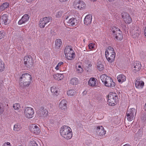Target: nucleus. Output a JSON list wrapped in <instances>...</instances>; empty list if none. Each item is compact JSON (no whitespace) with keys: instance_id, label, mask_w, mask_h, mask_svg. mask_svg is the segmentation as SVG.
Here are the masks:
<instances>
[{"instance_id":"nucleus-4","label":"nucleus","mask_w":146,"mask_h":146,"mask_svg":"<svg viewBox=\"0 0 146 146\" xmlns=\"http://www.w3.org/2000/svg\"><path fill=\"white\" fill-rule=\"evenodd\" d=\"M105 56L108 62L111 63L114 61L115 56L113 48L111 46H109L105 52Z\"/></svg>"},{"instance_id":"nucleus-35","label":"nucleus","mask_w":146,"mask_h":146,"mask_svg":"<svg viewBox=\"0 0 146 146\" xmlns=\"http://www.w3.org/2000/svg\"><path fill=\"white\" fill-rule=\"evenodd\" d=\"M76 72L78 73H82L83 72V70L81 66L77 65L76 66Z\"/></svg>"},{"instance_id":"nucleus-39","label":"nucleus","mask_w":146,"mask_h":146,"mask_svg":"<svg viewBox=\"0 0 146 146\" xmlns=\"http://www.w3.org/2000/svg\"><path fill=\"white\" fill-rule=\"evenodd\" d=\"M95 56V53H92V54H88L87 55V57L90 60L94 58Z\"/></svg>"},{"instance_id":"nucleus-49","label":"nucleus","mask_w":146,"mask_h":146,"mask_svg":"<svg viewBox=\"0 0 146 146\" xmlns=\"http://www.w3.org/2000/svg\"><path fill=\"white\" fill-rule=\"evenodd\" d=\"M123 146H130V145L129 144H125Z\"/></svg>"},{"instance_id":"nucleus-36","label":"nucleus","mask_w":146,"mask_h":146,"mask_svg":"<svg viewBox=\"0 0 146 146\" xmlns=\"http://www.w3.org/2000/svg\"><path fill=\"white\" fill-rule=\"evenodd\" d=\"M44 21H43L42 19H41L39 22V26L41 28H43L44 27L45 25H46Z\"/></svg>"},{"instance_id":"nucleus-42","label":"nucleus","mask_w":146,"mask_h":146,"mask_svg":"<svg viewBox=\"0 0 146 146\" xmlns=\"http://www.w3.org/2000/svg\"><path fill=\"white\" fill-rule=\"evenodd\" d=\"M4 111V108L3 107L2 104L0 102V114L3 113Z\"/></svg>"},{"instance_id":"nucleus-13","label":"nucleus","mask_w":146,"mask_h":146,"mask_svg":"<svg viewBox=\"0 0 146 146\" xmlns=\"http://www.w3.org/2000/svg\"><path fill=\"white\" fill-rule=\"evenodd\" d=\"M97 134L100 136L104 135L106 133V131L104 130V128L102 126H98L95 129Z\"/></svg>"},{"instance_id":"nucleus-9","label":"nucleus","mask_w":146,"mask_h":146,"mask_svg":"<svg viewBox=\"0 0 146 146\" xmlns=\"http://www.w3.org/2000/svg\"><path fill=\"white\" fill-rule=\"evenodd\" d=\"M35 113L33 109L31 107H27L24 109V114L25 117L28 119L33 118Z\"/></svg>"},{"instance_id":"nucleus-54","label":"nucleus","mask_w":146,"mask_h":146,"mask_svg":"<svg viewBox=\"0 0 146 146\" xmlns=\"http://www.w3.org/2000/svg\"><path fill=\"white\" fill-rule=\"evenodd\" d=\"M84 92H85V91H84Z\"/></svg>"},{"instance_id":"nucleus-11","label":"nucleus","mask_w":146,"mask_h":146,"mask_svg":"<svg viewBox=\"0 0 146 146\" xmlns=\"http://www.w3.org/2000/svg\"><path fill=\"white\" fill-rule=\"evenodd\" d=\"M73 6L75 9L83 10L85 8L86 5L83 1H75L74 3Z\"/></svg>"},{"instance_id":"nucleus-33","label":"nucleus","mask_w":146,"mask_h":146,"mask_svg":"<svg viewBox=\"0 0 146 146\" xmlns=\"http://www.w3.org/2000/svg\"><path fill=\"white\" fill-rule=\"evenodd\" d=\"M76 92L73 89H69L67 92V95L69 96H72L76 94Z\"/></svg>"},{"instance_id":"nucleus-50","label":"nucleus","mask_w":146,"mask_h":146,"mask_svg":"<svg viewBox=\"0 0 146 146\" xmlns=\"http://www.w3.org/2000/svg\"><path fill=\"white\" fill-rule=\"evenodd\" d=\"M88 66L89 67H91L92 66V65L91 64H90L88 65Z\"/></svg>"},{"instance_id":"nucleus-44","label":"nucleus","mask_w":146,"mask_h":146,"mask_svg":"<svg viewBox=\"0 0 146 146\" xmlns=\"http://www.w3.org/2000/svg\"><path fill=\"white\" fill-rule=\"evenodd\" d=\"M37 144L34 141H31L29 144V146H37Z\"/></svg>"},{"instance_id":"nucleus-45","label":"nucleus","mask_w":146,"mask_h":146,"mask_svg":"<svg viewBox=\"0 0 146 146\" xmlns=\"http://www.w3.org/2000/svg\"><path fill=\"white\" fill-rule=\"evenodd\" d=\"M3 146H11V144L10 142H5L3 145Z\"/></svg>"},{"instance_id":"nucleus-37","label":"nucleus","mask_w":146,"mask_h":146,"mask_svg":"<svg viewBox=\"0 0 146 146\" xmlns=\"http://www.w3.org/2000/svg\"><path fill=\"white\" fill-rule=\"evenodd\" d=\"M13 107L15 110H18L20 108V105L19 103H16L13 104Z\"/></svg>"},{"instance_id":"nucleus-26","label":"nucleus","mask_w":146,"mask_h":146,"mask_svg":"<svg viewBox=\"0 0 146 146\" xmlns=\"http://www.w3.org/2000/svg\"><path fill=\"white\" fill-rule=\"evenodd\" d=\"M64 77L62 74H54L53 75V77L54 79L58 80H61Z\"/></svg>"},{"instance_id":"nucleus-24","label":"nucleus","mask_w":146,"mask_h":146,"mask_svg":"<svg viewBox=\"0 0 146 146\" xmlns=\"http://www.w3.org/2000/svg\"><path fill=\"white\" fill-rule=\"evenodd\" d=\"M88 85L91 87H94L96 84V79L94 78H91L88 81Z\"/></svg>"},{"instance_id":"nucleus-8","label":"nucleus","mask_w":146,"mask_h":146,"mask_svg":"<svg viewBox=\"0 0 146 146\" xmlns=\"http://www.w3.org/2000/svg\"><path fill=\"white\" fill-rule=\"evenodd\" d=\"M112 34L115 40H121L123 38L121 31L118 28L114 27L112 30Z\"/></svg>"},{"instance_id":"nucleus-12","label":"nucleus","mask_w":146,"mask_h":146,"mask_svg":"<svg viewBox=\"0 0 146 146\" xmlns=\"http://www.w3.org/2000/svg\"><path fill=\"white\" fill-rule=\"evenodd\" d=\"M121 15L122 19L126 24H129L132 22V18L128 13L123 12L122 13Z\"/></svg>"},{"instance_id":"nucleus-51","label":"nucleus","mask_w":146,"mask_h":146,"mask_svg":"<svg viewBox=\"0 0 146 146\" xmlns=\"http://www.w3.org/2000/svg\"><path fill=\"white\" fill-rule=\"evenodd\" d=\"M145 111H146V103L145 104Z\"/></svg>"},{"instance_id":"nucleus-32","label":"nucleus","mask_w":146,"mask_h":146,"mask_svg":"<svg viewBox=\"0 0 146 146\" xmlns=\"http://www.w3.org/2000/svg\"><path fill=\"white\" fill-rule=\"evenodd\" d=\"M62 44V40L60 39H56L55 41V47L57 49H58L60 47Z\"/></svg>"},{"instance_id":"nucleus-28","label":"nucleus","mask_w":146,"mask_h":146,"mask_svg":"<svg viewBox=\"0 0 146 146\" xmlns=\"http://www.w3.org/2000/svg\"><path fill=\"white\" fill-rule=\"evenodd\" d=\"M48 114V111L46 109H43L41 111L39 114L40 117H46Z\"/></svg>"},{"instance_id":"nucleus-31","label":"nucleus","mask_w":146,"mask_h":146,"mask_svg":"<svg viewBox=\"0 0 146 146\" xmlns=\"http://www.w3.org/2000/svg\"><path fill=\"white\" fill-rule=\"evenodd\" d=\"M9 4L7 2H5L3 3L0 6V11H2L5 10V9L8 7L9 6Z\"/></svg>"},{"instance_id":"nucleus-38","label":"nucleus","mask_w":146,"mask_h":146,"mask_svg":"<svg viewBox=\"0 0 146 146\" xmlns=\"http://www.w3.org/2000/svg\"><path fill=\"white\" fill-rule=\"evenodd\" d=\"M64 64V62H59L55 68V69L56 70H59L61 66Z\"/></svg>"},{"instance_id":"nucleus-15","label":"nucleus","mask_w":146,"mask_h":146,"mask_svg":"<svg viewBox=\"0 0 146 146\" xmlns=\"http://www.w3.org/2000/svg\"><path fill=\"white\" fill-rule=\"evenodd\" d=\"M30 130L31 132L37 135H39L40 132L39 127L35 124L32 125L30 128Z\"/></svg>"},{"instance_id":"nucleus-29","label":"nucleus","mask_w":146,"mask_h":146,"mask_svg":"<svg viewBox=\"0 0 146 146\" xmlns=\"http://www.w3.org/2000/svg\"><path fill=\"white\" fill-rule=\"evenodd\" d=\"M22 127L21 124L19 123H17L15 124L13 127V130L15 131H19L22 128Z\"/></svg>"},{"instance_id":"nucleus-43","label":"nucleus","mask_w":146,"mask_h":146,"mask_svg":"<svg viewBox=\"0 0 146 146\" xmlns=\"http://www.w3.org/2000/svg\"><path fill=\"white\" fill-rule=\"evenodd\" d=\"M5 36V34L3 31H0V39L4 38Z\"/></svg>"},{"instance_id":"nucleus-48","label":"nucleus","mask_w":146,"mask_h":146,"mask_svg":"<svg viewBox=\"0 0 146 146\" xmlns=\"http://www.w3.org/2000/svg\"><path fill=\"white\" fill-rule=\"evenodd\" d=\"M144 32L145 35L146 36V27H145V28L144 30Z\"/></svg>"},{"instance_id":"nucleus-2","label":"nucleus","mask_w":146,"mask_h":146,"mask_svg":"<svg viewBox=\"0 0 146 146\" xmlns=\"http://www.w3.org/2000/svg\"><path fill=\"white\" fill-rule=\"evenodd\" d=\"M60 132L61 136L66 139H70L72 137V129L68 126H62L60 128Z\"/></svg>"},{"instance_id":"nucleus-10","label":"nucleus","mask_w":146,"mask_h":146,"mask_svg":"<svg viewBox=\"0 0 146 146\" xmlns=\"http://www.w3.org/2000/svg\"><path fill=\"white\" fill-rule=\"evenodd\" d=\"M24 64L28 68L32 67L33 65V60L31 56H26L24 57Z\"/></svg>"},{"instance_id":"nucleus-17","label":"nucleus","mask_w":146,"mask_h":146,"mask_svg":"<svg viewBox=\"0 0 146 146\" xmlns=\"http://www.w3.org/2000/svg\"><path fill=\"white\" fill-rule=\"evenodd\" d=\"M67 101L64 99L62 100L59 105L60 109L63 111L66 110L67 109Z\"/></svg>"},{"instance_id":"nucleus-7","label":"nucleus","mask_w":146,"mask_h":146,"mask_svg":"<svg viewBox=\"0 0 146 146\" xmlns=\"http://www.w3.org/2000/svg\"><path fill=\"white\" fill-rule=\"evenodd\" d=\"M137 110L134 108L128 109L126 113V118L128 121H131L133 120L136 116Z\"/></svg>"},{"instance_id":"nucleus-22","label":"nucleus","mask_w":146,"mask_h":146,"mask_svg":"<svg viewBox=\"0 0 146 146\" xmlns=\"http://www.w3.org/2000/svg\"><path fill=\"white\" fill-rule=\"evenodd\" d=\"M139 33L140 31L138 29L136 30L133 29L131 31V33L132 37L135 38H138Z\"/></svg>"},{"instance_id":"nucleus-53","label":"nucleus","mask_w":146,"mask_h":146,"mask_svg":"<svg viewBox=\"0 0 146 146\" xmlns=\"http://www.w3.org/2000/svg\"><path fill=\"white\" fill-rule=\"evenodd\" d=\"M85 92H86V93H85V94H86V91Z\"/></svg>"},{"instance_id":"nucleus-40","label":"nucleus","mask_w":146,"mask_h":146,"mask_svg":"<svg viewBox=\"0 0 146 146\" xmlns=\"http://www.w3.org/2000/svg\"><path fill=\"white\" fill-rule=\"evenodd\" d=\"M95 44L94 43H90L88 44L89 49L92 50L94 49L95 47Z\"/></svg>"},{"instance_id":"nucleus-47","label":"nucleus","mask_w":146,"mask_h":146,"mask_svg":"<svg viewBox=\"0 0 146 146\" xmlns=\"http://www.w3.org/2000/svg\"><path fill=\"white\" fill-rule=\"evenodd\" d=\"M33 1V0H26V1L29 3H31Z\"/></svg>"},{"instance_id":"nucleus-14","label":"nucleus","mask_w":146,"mask_h":146,"mask_svg":"<svg viewBox=\"0 0 146 146\" xmlns=\"http://www.w3.org/2000/svg\"><path fill=\"white\" fill-rule=\"evenodd\" d=\"M68 16L65 18L67 25L69 26H75L76 23V19L74 18H72L68 20Z\"/></svg>"},{"instance_id":"nucleus-3","label":"nucleus","mask_w":146,"mask_h":146,"mask_svg":"<svg viewBox=\"0 0 146 146\" xmlns=\"http://www.w3.org/2000/svg\"><path fill=\"white\" fill-rule=\"evenodd\" d=\"M100 79L106 86L108 87H113L115 86V83L113 82L112 79L106 74L101 75L100 76Z\"/></svg>"},{"instance_id":"nucleus-21","label":"nucleus","mask_w":146,"mask_h":146,"mask_svg":"<svg viewBox=\"0 0 146 146\" xmlns=\"http://www.w3.org/2000/svg\"><path fill=\"white\" fill-rule=\"evenodd\" d=\"M141 67V65L140 63H135L132 67L133 71L134 72L139 71L140 70Z\"/></svg>"},{"instance_id":"nucleus-19","label":"nucleus","mask_w":146,"mask_h":146,"mask_svg":"<svg viewBox=\"0 0 146 146\" xmlns=\"http://www.w3.org/2000/svg\"><path fill=\"white\" fill-rule=\"evenodd\" d=\"M8 15L5 14L2 15L0 17V21L5 25L8 24Z\"/></svg>"},{"instance_id":"nucleus-1","label":"nucleus","mask_w":146,"mask_h":146,"mask_svg":"<svg viewBox=\"0 0 146 146\" xmlns=\"http://www.w3.org/2000/svg\"><path fill=\"white\" fill-rule=\"evenodd\" d=\"M19 80L21 86L28 87L31 83L32 77L30 74L25 73L19 75Z\"/></svg>"},{"instance_id":"nucleus-5","label":"nucleus","mask_w":146,"mask_h":146,"mask_svg":"<svg viewBox=\"0 0 146 146\" xmlns=\"http://www.w3.org/2000/svg\"><path fill=\"white\" fill-rule=\"evenodd\" d=\"M118 101V96L115 93L111 92L109 93L108 96L107 102L109 106H115Z\"/></svg>"},{"instance_id":"nucleus-41","label":"nucleus","mask_w":146,"mask_h":146,"mask_svg":"<svg viewBox=\"0 0 146 146\" xmlns=\"http://www.w3.org/2000/svg\"><path fill=\"white\" fill-rule=\"evenodd\" d=\"M62 14V11H60L57 12L56 15V16L57 18H60L61 17Z\"/></svg>"},{"instance_id":"nucleus-52","label":"nucleus","mask_w":146,"mask_h":146,"mask_svg":"<svg viewBox=\"0 0 146 146\" xmlns=\"http://www.w3.org/2000/svg\"><path fill=\"white\" fill-rule=\"evenodd\" d=\"M114 0H109V1H113Z\"/></svg>"},{"instance_id":"nucleus-23","label":"nucleus","mask_w":146,"mask_h":146,"mask_svg":"<svg viewBox=\"0 0 146 146\" xmlns=\"http://www.w3.org/2000/svg\"><path fill=\"white\" fill-rule=\"evenodd\" d=\"M50 91L54 96H57L58 94V89L55 86H53L51 87Z\"/></svg>"},{"instance_id":"nucleus-20","label":"nucleus","mask_w":146,"mask_h":146,"mask_svg":"<svg viewBox=\"0 0 146 146\" xmlns=\"http://www.w3.org/2000/svg\"><path fill=\"white\" fill-rule=\"evenodd\" d=\"M92 21V16L91 15H87L84 19V23L85 24L88 25L91 24Z\"/></svg>"},{"instance_id":"nucleus-6","label":"nucleus","mask_w":146,"mask_h":146,"mask_svg":"<svg viewBox=\"0 0 146 146\" xmlns=\"http://www.w3.org/2000/svg\"><path fill=\"white\" fill-rule=\"evenodd\" d=\"M65 56L68 60H71L74 59L76 55L72 48L70 46H66L64 51Z\"/></svg>"},{"instance_id":"nucleus-46","label":"nucleus","mask_w":146,"mask_h":146,"mask_svg":"<svg viewBox=\"0 0 146 146\" xmlns=\"http://www.w3.org/2000/svg\"><path fill=\"white\" fill-rule=\"evenodd\" d=\"M68 1V0H59L60 2L61 3H65Z\"/></svg>"},{"instance_id":"nucleus-34","label":"nucleus","mask_w":146,"mask_h":146,"mask_svg":"<svg viewBox=\"0 0 146 146\" xmlns=\"http://www.w3.org/2000/svg\"><path fill=\"white\" fill-rule=\"evenodd\" d=\"M42 19L43 20V21H44L46 24L51 21L52 20V18L50 17H45Z\"/></svg>"},{"instance_id":"nucleus-16","label":"nucleus","mask_w":146,"mask_h":146,"mask_svg":"<svg viewBox=\"0 0 146 146\" xmlns=\"http://www.w3.org/2000/svg\"><path fill=\"white\" fill-rule=\"evenodd\" d=\"M29 17L30 16L29 15L27 14L24 15L18 21V24L19 25H21L29 21Z\"/></svg>"},{"instance_id":"nucleus-27","label":"nucleus","mask_w":146,"mask_h":146,"mask_svg":"<svg viewBox=\"0 0 146 146\" xmlns=\"http://www.w3.org/2000/svg\"><path fill=\"white\" fill-rule=\"evenodd\" d=\"M78 80L76 78H72L70 81V83L72 85H76L78 84Z\"/></svg>"},{"instance_id":"nucleus-25","label":"nucleus","mask_w":146,"mask_h":146,"mask_svg":"<svg viewBox=\"0 0 146 146\" xmlns=\"http://www.w3.org/2000/svg\"><path fill=\"white\" fill-rule=\"evenodd\" d=\"M117 79L119 82L122 83L126 81V78L123 75L120 74L117 76Z\"/></svg>"},{"instance_id":"nucleus-18","label":"nucleus","mask_w":146,"mask_h":146,"mask_svg":"<svg viewBox=\"0 0 146 146\" xmlns=\"http://www.w3.org/2000/svg\"><path fill=\"white\" fill-rule=\"evenodd\" d=\"M144 85V82L140 79H137L136 80L135 82V87L138 89H141L143 88Z\"/></svg>"},{"instance_id":"nucleus-30","label":"nucleus","mask_w":146,"mask_h":146,"mask_svg":"<svg viewBox=\"0 0 146 146\" xmlns=\"http://www.w3.org/2000/svg\"><path fill=\"white\" fill-rule=\"evenodd\" d=\"M97 68L99 71H102L104 68V65L102 62H98L97 64Z\"/></svg>"}]
</instances>
